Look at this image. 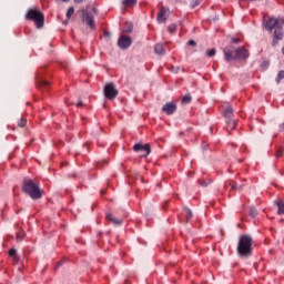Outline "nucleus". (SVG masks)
Instances as JSON below:
<instances>
[{"mask_svg": "<svg viewBox=\"0 0 284 284\" xmlns=\"http://www.w3.org/2000/svg\"><path fill=\"white\" fill-rule=\"evenodd\" d=\"M9 258H11V261H13L14 263H19V254H17L16 248H11L9 251Z\"/></svg>", "mask_w": 284, "mask_h": 284, "instance_id": "15", "label": "nucleus"}, {"mask_svg": "<svg viewBox=\"0 0 284 284\" xmlns=\"http://www.w3.org/2000/svg\"><path fill=\"white\" fill-rule=\"evenodd\" d=\"M282 54H283V57H284V47L282 48Z\"/></svg>", "mask_w": 284, "mask_h": 284, "instance_id": "37", "label": "nucleus"}, {"mask_svg": "<svg viewBox=\"0 0 284 284\" xmlns=\"http://www.w3.org/2000/svg\"><path fill=\"white\" fill-rule=\"evenodd\" d=\"M192 102V95H190V93L185 94L182 100H181V103L183 105H187V103H191Z\"/></svg>", "mask_w": 284, "mask_h": 284, "instance_id": "19", "label": "nucleus"}, {"mask_svg": "<svg viewBox=\"0 0 284 284\" xmlns=\"http://www.w3.org/2000/svg\"><path fill=\"white\" fill-rule=\"evenodd\" d=\"M253 240L250 235H241L237 242V254L242 258H250L252 256L253 250L252 248Z\"/></svg>", "mask_w": 284, "mask_h": 284, "instance_id": "3", "label": "nucleus"}, {"mask_svg": "<svg viewBox=\"0 0 284 284\" xmlns=\"http://www.w3.org/2000/svg\"><path fill=\"white\" fill-rule=\"evenodd\" d=\"M239 59L240 61H247L250 59V51L246 50L245 47H239L235 50V60Z\"/></svg>", "mask_w": 284, "mask_h": 284, "instance_id": "8", "label": "nucleus"}, {"mask_svg": "<svg viewBox=\"0 0 284 284\" xmlns=\"http://www.w3.org/2000/svg\"><path fill=\"white\" fill-rule=\"evenodd\" d=\"M20 237H21V235H20ZM22 239H23V237H21L20 241H21Z\"/></svg>", "mask_w": 284, "mask_h": 284, "instance_id": "40", "label": "nucleus"}, {"mask_svg": "<svg viewBox=\"0 0 284 284\" xmlns=\"http://www.w3.org/2000/svg\"><path fill=\"white\" fill-rule=\"evenodd\" d=\"M132 30H133V27L131 24L126 29H124L123 32H132Z\"/></svg>", "mask_w": 284, "mask_h": 284, "instance_id": "31", "label": "nucleus"}, {"mask_svg": "<svg viewBox=\"0 0 284 284\" xmlns=\"http://www.w3.org/2000/svg\"><path fill=\"white\" fill-rule=\"evenodd\" d=\"M185 212H186V223H190V221H192V210L190 209H185Z\"/></svg>", "mask_w": 284, "mask_h": 284, "instance_id": "23", "label": "nucleus"}, {"mask_svg": "<svg viewBox=\"0 0 284 284\" xmlns=\"http://www.w3.org/2000/svg\"><path fill=\"white\" fill-rule=\"evenodd\" d=\"M27 21H33L36 28H41L45 22V17L39 9H29L26 13Z\"/></svg>", "mask_w": 284, "mask_h": 284, "instance_id": "4", "label": "nucleus"}, {"mask_svg": "<svg viewBox=\"0 0 284 284\" xmlns=\"http://www.w3.org/2000/svg\"><path fill=\"white\" fill-rule=\"evenodd\" d=\"M162 112L165 114H174L176 112V103L175 102H168L162 106Z\"/></svg>", "mask_w": 284, "mask_h": 284, "instance_id": "11", "label": "nucleus"}, {"mask_svg": "<svg viewBox=\"0 0 284 284\" xmlns=\"http://www.w3.org/2000/svg\"><path fill=\"white\" fill-rule=\"evenodd\" d=\"M154 52L155 54H160L161 57H163V54H165V47H163L162 43H156L154 45Z\"/></svg>", "mask_w": 284, "mask_h": 284, "instance_id": "14", "label": "nucleus"}, {"mask_svg": "<svg viewBox=\"0 0 284 284\" xmlns=\"http://www.w3.org/2000/svg\"><path fill=\"white\" fill-rule=\"evenodd\" d=\"M203 0H191V7L192 8H196V6H200V3L202 2Z\"/></svg>", "mask_w": 284, "mask_h": 284, "instance_id": "28", "label": "nucleus"}, {"mask_svg": "<svg viewBox=\"0 0 284 284\" xmlns=\"http://www.w3.org/2000/svg\"><path fill=\"white\" fill-rule=\"evenodd\" d=\"M59 265H61V262H58L57 267H59Z\"/></svg>", "mask_w": 284, "mask_h": 284, "instance_id": "38", "label": "nucleus"}, {"mask_svg": "<svg viewBox=\"0 0 284 284\" xmlns=\"http://www.w3.org/2000/svg\"><path fill=\"white\" fill-rule=\"evenodd\" d=\"M22 192L24 194H28L30 199L33 201H38V199H41L43 196V192L41 191V186L39 185V182L27 179L22 183Z\"/></svg>", "mask_w": 284, "mask_h": 284, "instance_id": "2", "label": "nucleus"}, {"mask_svg": "<svg viewBox=\"0 0 284 284\" xmlns=\"http://www.w3.org/2000/svg\"><path fill=\"white\" fill-rule=\"evenodd\" d=\"M72 14H74V7H70L67 11V19H72Z\"/></svg>", "mask_w": 284, "mask_h": 284, "instance_id": "25", "label": "nucleus"}, {"mask_svg": "<svg viewBox=\"0 0 284 284\" xmlns=\"http://www.w3.org/2000/svg\"><path fill=\"white\" fill-rule=\"evenodd\" d=\"M122 6L124 8H134V6H136V0H123Z\"/></svg>", "mask_w": 284, "mask_h": 284, "instance_id": "18", "label": "nucleus"}, {"mask_svg": "<svg viewBox=\"0 0 284 284\" xmlns=\"http://www.w3.org/2000/svg\"><path fill=\"white\" fill-rule=\"evenodd\" d=\"M81 14H82V23H85L91 30H94L97 28V24L94 23V16L92 12L88 11V9H80Z\"/></svg>", "mask_w": 284, "mask_h": 284, "instance_id": "6", "label": "nucleus"}, {"mask_svg": "<svg viewBox=\"0 0 284 284\" xmlns=\"http://www.w3.org/2000/svg\"><path fill=\"white\" fill-rule=\"evenodd\" d=\"M187 45H191V47H193V48H196V41H194V40H189V41H187Z\"/></svg>", "mask_w": 284, "mask_h": 284, "instance_id": "30", "label": "nucleus"}, {"mask_svg": "<svg viewBox=\"0 0 284 284\" xmlns=\"http://www.w3.org/2000/svg\"><path fill=\"white\" fill-rule=\"evenodd\" d=\"M17 240H18V241L20 240V234H17Z\"/></svg>", "mask_w": 284, "mask_h": 284, "instance_id": "36", "label": "nucleus"}, {"mask_svg": "<svg viewBox=\"0 0 284 284\" xmlns=\"http://www.w3.org/2000/svg\"><path fill=\"white\" fill-rule=\"evenodd\" d=\"M275 204L277 205V214L283 215L284 214V202H283V200H276Z\"/></svg>", "mask_w": 284, "mask_h": 284, "instance_id": "17", "label": "nucleus"}, {"mask_svg": "<svg viewBox=\"0 0 284 284\" xmlns=\"http://www.w3.org/2000/svg\"><path fill=\"white\" fill-rule=\"evenodd\" d=\"M168 17H170V9L165 7H161L158 12V23H165L168 21Z\"/></svg>", "mask_w": 284, "mask_h": 284, "instance_id": "10", "label": "nucleus"}, {"mask_svg": "<svg viewBox=\"0 0 284 284\" xmlns=\"http://www.w3.org/2000/svg\"><path fill=\"white\" fill-rule=\"evenodd\" d=\"M250 216H252V219H256V216H258V211H256V209H254V207H251Z\"/></svg>", "mask_w": 284, "mask_h": 284, "instance_id": "24", "label": "nucleus"}, {"mask_svg": "<svg viewBox=\"0 0 284 284\" xmlns=\"http://www.w3.org/2000/svg\"><path fill=\"white\" fill-rule=\"evenodd\" d=\"M231 43H234V44L241 43V39H239V38H232V39H231Z\"/></svg>", "mask_w": 284, "mask_h": 284, "instance_id": "29", "label": "nucleus"}, {"mask_svg": "<svg viewBox=\"0 0 284 284\" xmlns=\"http://www.w3.org/2000/svg\"><path fill=\"white\" fill-rule=\"evenodd\" d=\"M105 219H106V221H110V223H113V225H122L123 224V217H116L112 213H106Z\"/></svg>", "mask_w": 284, "mask_h": 284, "instance_id": "12", "label": "nucleus"}, {"mask_svg": "<svg viewBox=\"0 0 284 284\" xmlns=\"http://www.w3.org/2000/svg\"><path fill=\"white\" fill-rule=\"evenodd\" d=\"M284 79V70L280 71L275 78V82L278 84Z\"/></svg>", "mask_w": 284, "mask_h": 284, "instance_id": "20", "label": "nucleus"}, {"mask_svg": "<svg viewBox=\"0 0 284 284\" xmlns=\"http://www.w3.org/2000/svg\"><path fill=\"white\" fill-rule=\"evenodd\" d=\"M83 1H85V0H73V3H83Z\"/></svg>", "mask_w": 284, "mask_h": 284, "instance_id": "34", "label": "nucleus"}, {"mask_svg": "<svg viewBox=\"0 0 284 284\" xmlns=\"http://www.w3.org/2000/svg\"><path fill=\"white\" fill-rule=\"evenodd\" d=\"M104 97L108 101H114L116 97H119V90L114 85V83L110 82L106 83L103 88Z\"/></svg>", "mask_w": 284, "mask_h": 284, "instance_id": "5", "label": "nucleus"}, {"mask_svg": "<svg viewBox=\"0 0 284 284\" xmlns=\"http://www.w3.org/2000/svg\"><path fill=\"white\" fill-rule=\"evenodd\" d=\"M234 128H236V121H232L231 129L234 130Z\"/></svg>", "mask_w": 284, "mask_h": 284, "instance_id": "33", "label": "nucleus"}, {"mask_svg": "<svg viewBox=\"0 0 284 284\" xmlns=\"http://www.w3.org/2000/svg\"><path fill=\"white\" fill-rule=\"evenodd\" d=\"M118 45L121 50H128L132 45V37L121 36L118 40Z\"/></svg>", "mask_w": 284, "mask_h": 284, "instance_id": "9", "label": "nucleus"}, {"mask_svg": "<svg viewBox=\"0 0 284 284\" xmlns=\"http://www.w3.org/2000/svg\"><path fill=\"white\" fill-rule=\"evenodd\" d=\"M38 85H39V88H49L50 82L45 81V80H38Z\"/></svg>", "mask_w": 284, "mask_h": 284, "instance_id": "21", "label": "nucleus"}, {"mask_svg": "<svg viewBox=\"0 0 284 284\" xmlns=\"http://www.w3.org/2000/svg\"><path fill=\"white\" fill-rule=\"evenodd\" d=\"M262 26L265 28L267 32H270V34H272L273 32L272 47L276 48V45H278V41H283L284 38V19L268 17L266 20H263Z\"/></svg>", "mask_w": 284, "mask_h": 284, "instance_id": "1", "label": "nucleus"}, {"mask_svg": "<svg viewBox=\"0 0 284 284\" xmlns=\"http://www.w3.org/2000/svg\"><path fill=\"white\" fill-rule=\"evenodd\" d=\"M216 54V49H210L207 52H206V57H214Z\"/></svg>", "mask_w": 284, "mask_h": 284, "instance_id": "27", "label": "nucleus"}, {"mask_svg": "<svg viewBox=\"0 0 284 284\" xmlns=\"http://www.w3.org/2000/svg\"><path fill=\"white\" fill-rule=\"evenodd\" d=\"M223 54L225 61H236V55H234V51H232L230 48H224Z\"/></svg>", "mask_w": 284, "mask_h": 284, "instance_id": "13", "label": "nucleus"}, {"mask_svg": "<svg viewBox=\"0 0 284 284\" xmlns=\"http://www.w3.org/2000/svg\"><path fill=\"white\" fill-rule=\"evenodd\" d=\"M104 37H111V33L110 32H104Z\"/></svg>", "mask_w": 284, "mask_h": 284, "instance_id": "35", "label": "nucleus"}, {"mask_svg": "<svg viewBox=\"0 0 284 284\" xmlns=\"http://www.w3.org/2000/svg\"><path fill=\"white\" fill-rule=\"evenodd\" d=\"M168 31L170 32V34H174L176 32V24H170L168 27Z\"/></svg>", "mask_w": 284, "mask_h": 284, "instance_id": "26", "label": "nucleus"}, {"mask_svg": "<svg viewBox=\"0 0 284 284\" xmlns=\"http://www.w3.org/2000/svg\"><path fill=\"white\" fill-rule=\"evenodd\" d=\"M234 114V109H232V106H226L223 111V115L226 118V119H232Z\"/></svg>", "mask_w": 284, "mask_h": 284, "instance_id": "16", "label": "nucleus"}, {"mask_svg": "<svg viewBox=\"0 0 284 284\" xmlns=\"http://www.w3.org/2000/svg\"><path fill=\"white\" fill-rule=\"evenodd\" d=\"M133 151L140 152V159H145L152 152V149L149 143H136L133 145Z\"/></svg>", "mask_w": 284, "mask_h": 284, "instance_id": "7", "label": "nucleus"}, {"mask_svg": "<svg viewBox=\"0 0 284 284\" xmlns=\"http://www.w3.org/2000/svg\"><path fill=\"white\" fill-rule=\"evenodd\" d=\"M77 108H83V102L79 101V102L77 103Z\"/></svg>", "mask_w": 284, "mask_h": 284, "instance_id": "32", "label": "nucleus"}, {"mask_svg": "<svg viewBox=\"0 0 284 284\" xmlns=\"http://www.w3.org/2000/svg\"><path fill=\"white\" fill-rule=\"evenodd\" d=\"M26 125H28V120L26 118H21L18 121V128H26Z\"/></svg>", "mask_w": 284, "mask_h": 284, "instance_id": "22", "label": "nucleus"}, {"mask_svg": "<svg viewBox=\"0 0 284 284\" xmlns=\"http://www.w3.org/2000/svg\"><path fill=\"white\" fill-rule=\"evenodd\" d=\"M234 187H236V185H233L232 189L234 190Z\"/></svg>", "mask_w": 284, "mask_h": 284, "instance_id": "39", "label": "nucleus"}]
</instances>
